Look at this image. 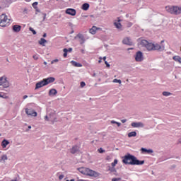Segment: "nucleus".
I'll return each instance as SVG.
<instances>
[{"instance_id": "obj_19", "label": "nucleus", "mask_w": 181, "mask_h": 181, "mask_svg": "<svg viewBox=\"0 0 181 181\" xmlns=\"http://www.w3.org/2000/svg\"><path fill=\"white\" fill-rule=\"evenodd\" d=\"M119 22H121V20H118V21L114 23V25L117 29H121V28H122V25H121V23Z\"/></svg>"}, {"instance_id": "obj_28", "label": "nucleus", "mask_w": 181, "mask_h": 181, "mask_svg": "<svg viewBox=\"0 0 181 181\" xmlns=\"http://www.w3.org/2000/svg\"><path fill=\"white\" fill-rule=\"evenodd\" d=\"M162 94L164 97H169V95H172V93L168 91H163Z\"/></svg>"}, {"instance_id": "obj_13", "label": "nucleus", "mask_w": 181, "mask_h": 181, "mask_svg": "<svg viewBox=\"0 0 181 181\" xmlns=\"http://www.w3.org/2000/svg\"><path fill=\"white\" fill-rule=\"evenodd\" d=\"M122 43L124 44V45H127L128 46H132V45L134 44L133 42H132V40H131V38H129V37H126V38H124L123 40H122Z\"/></svg>"}, {"instance_id": "obj_49", "label": "nucleus", "mask_w": 181, "mask_h": 181, "mask_svg": "<svg viewBox=\"0 0 181 181\" xmlns=\"http://www.w3.org/2000/svg\"><path fill=\"white\" fill-rule=\"evenodd\" d=\"M117 122H115V120H112L111 124H117Z\"/></svg>"}, {"instance_id": "obj_63", "label": "nucleus", "mask_w": 181, "mask_h": 181, "mask_svg": "<svg viewBox=\"0 0 181 181\" xmlns=\"http://www.w3.org/2000/svg\"><path fill=\"white\" fill-rule=\"evenodd\" d=\"M11 181H16V180H11Z\"/></svg>"}, {"instance_id": "obj_33", "label": "nucleus", "mask_w": 181, "mask_h": 181, "mask_svg": "<svg viewBox=\"0 0 181 181\" xmlns=\"http://www.w3.org/2000/svg\"><path fill=\"white\" fill-rule=\"evenodd\" d=\"M63 52H64V57H67V49L66 48H64L63 49Z\"/></svg>"}, {"instance_id": "obj_51", "label": "nucleus", "mask_w": 181, "mask_h": 181, "mask_svg": "<svg viewBox=\"0 0 181 181\" xmlns=\"http://www.w3.org/2000/svg\"><path fill=\"white\" fill-rule=\"evenodd\" d=\"M23 100H26V98H28V95H24L23 97Z\"/></svg>"}, {"instance_id": "obj_5", "label": "nucleus", "mask_w": 181, "mask_h": 181, "mask_svg": "<svg viewBox=\"0 0 181 181\" xmlns=\"http://www.w3.org/2000/svg\"><path fill=\"white\" fill-rule=\"evenodd\" d=\"M141 45H143L144 47H146L148 52L153 50V43L149 42L146 40H142L141 41Z\"/></svg>"}, {"instance_id": "obj_48", "label": "nucleus", "mask_w": 181, "mask_h": 181, "mask_svg": "<svg viewBox=\"0 0 181 181\" xmlns=\"http://www.w3.org/2000/svg\"><path fill=\"white\" fill-rule=\"evenodd\" d=\"M45 121H49V117H47V115H46L45 117Z\"/></svg>"}, {"instance_id": "obj_16", "label": "nucleus", "mask_w": 181, "mask_h": 181, "mask_svg": "<svg viewBox=\"0 0 181 181\" xmlns=\"http://www.w3.org/2000/svg\"><path fill=\"white\" fill-rule=\"evenodd\" d=\"M21 29H22V26L18 25H14L13 26V32H16V33L21 32Z\"/></svg>"}, {"instance_id": "obj_12", "label": "nucleus", "mask_w": 181, "mask_h": 181, "mask_svg": "<svg viewBox=\"0 0 181 181\" xmlns=\"http://www.w3.org/2000/svg\"><path fill=\"white\" fill-rule=\"evenodd\" d=\"M45 86L47 85L45 79H43L42 81H40V82L36 83L35 90H37L38 88H42V87H45Z\"/></svg>"}, {"instance_id": "obj_38", "label": "nucleus", "mask_w": 181, "mask_h": 181, "mask_svg": "<svg viewBox=\"0 0 181 181\" xmlns=\"http://www.w3.org/2000/svg\"><path fill=\"white\" fill-rule=\"evenodd\" d=\"M132 25H133L132 23L129 22V23H127V28H131V26H132Z\"/></svg>"}, {"instance_id": "obj_9", "label": "nucleus", "mask_w": 181, "mask_h": 181, "mask_svg": "<svg viewBox=\"0 0 181 181\" xmlns=\"http://www.w3.org/2000/svg\"><path fill=\"white\" fill-rule=\"evenodd\" d=\"M25 114H27V115H30L31 117L37 116V112L32 109H25Z\"/></svg>"}, {"instance_id": "obj_37", "label": "nucleus", "mask_w": 181, "mask_h": 181, "mask_svg": "<svg viewBox=\"0 0 181 181\" xmlns=\"http://www.w3.org/2000/svg\"><path fill=\"white\" fill-rule=\"evenodd\" d=\"M59 59H55L52 61H51V64H54V63H58Z\"/></svg>"}, {"instance_id": "obj_7", "label": "nucleus", "mask_w": 181, "mask_h": 181, "mask_svg": "<svg viewBox=\"0 0 181 181\" xmlns=\"http://www.w3.org/2000/svg\"><path fill=\"white\" fill-rule=\"evenodd\" d=\"M153 50H157L158 52H163V50H165V45H159L158 43L153 44Z\"/></svg>"}, {"instance_id": "obj_57", "label": "nucleus", "mask_w": 181, "mask_h": 181, "mask_svg": "<svg viewBox=\"0 0 181 181\" xmlns=\"http://www.w3.org/2000/svg\"><path fill=\"white\" fill-rule=\"evenodd\" d=\"M44 64L46 66L47 64V62H44Z\"/></svg>"}, {"instance_id": "obj_3", "label": "nucleus", "mask_w": 181, "mask_h": 181, "mask_svg": "<svg viewBox=\"0 0 181 181\" xmlns=\"http://www.w3.org/2000/svg\"><path fill=\"white\" fill-rule=\"evenodd\" d=\"M165 10L171 15H181V6H167Z\"/></svg>"}, {"instance_id": "obj_60", "label": "nucleus", "mask_w": 181, "mask_h": 181, "mask_svg": "<svg viewBox=\"0 0 181 181\" xmlns=\"http://www.w3.org/2000/svg\"><path fill=\"white\" fill-rule=\"evenodd\" d=\"M93 77H95V74H93Z\"/></svg>"}, {"instance_id": "obj_41", "label": "nucleus", "mask_w": 181, "mask_h": 181, "mask_svg": "<svg viewBox=\"0 0 181 181\" xmlns=\"http://www.w3.org/2000/svg\"><path fill=\"white\" fill-rule=\"evenodd\" d=\"M33 6L35 8H36V6H37V1L34 2V3L33 4Z\"/></svg>"}, {"instance_id": "obj_42", "label": "nucleus", "mask_w": 181, "mask_h": 181, "mask_svg": "<svg viewBox=\"0 0 181 181\" xmlns=\"http://www.w3.org/2000/svg\"><path fill=\"white\" fill-rule=\"evenodd\" d=\"M141 152H148V149L145 148H141Z\"/></svg>"}, {"instance_id": "obj_27", "label": "nucleus", "mask_w": 181, "mask_h": 181, "mask_svg": "<svg viewBox=\"0 0 181 181\" xmlns=\"http://www.w3.org/2000/svg\"><path fill=\"white\" fill-rule=\"evenodd\" d=\"M129 138H132V136H136V132H131L128 134Z\"/></svg>"}, {"instance_id": "obj_14", "label": "nucleus", "mask_w": 181, "mask_h": 181, "mask_svg": "<svg viewBox=\"0 0 181 181\" xmlns=\"http://www.w3.org/2000/svg\"><path fill=\"white\" fill-rule=\"evenodd\" d=\"M80 148L78 147V146L75 145L73 146L72 148L70 150L71 153H72L73 155H74V153H77V152H78Z\"/></svg>"}, {"instance_id": "obj_58", "label": "nucleus", "mask_w": 181, "mask_h": 181, "mask_svg": "<svg viewBox=\"0 0 181 181\" xmlns=\"http://www.w3.org/2000/svg\"><path fill=\"white\" fill-rule=\"evenodd\" d=\"M32 128V126H28V129H30Z\"/></svg>"}, {"instance_id": "obj_34", "label": "nucleus", "mask_w": 181, "mask_h": 181, "mask_svg": "<svg viewBox=\"0 0 181 181\" xmlns=\"http://www.w3.org/2000/svg\"><path fill=\"white\" fill-rule=\"evenodd\" d=\"M113 83H119V84H121L122 81L120 79L115 78L113 80Z\"/></svg>"}, {"instance_id": "obj_6", "label": "nucleus", "mask_w": 181, "mask_h": 181, "mask_svg": "<svg viewBox=\"0 0 181 181\" xmlns=\"http://www.w3.org/2000/svg\"><path fill=\"white\" fill-rule=\"evenodd\" d=\"M0 86H3L4 88L9 87V81H8L6 76H4L0 77Z\"/></svg>"}, {"instance_id": "obj_54", "label": "nucleus", "mask_w": 181, "mask_h": 181, "mask_svg": "<svg viewBox=\"0 0 181 181\" xmlns=\"http://www.w3.org/2000/svg\"><path fill=\"white\" fill-rule=\"evenodd\" d=\"M103 60H104V62H105V60H107V57H103Z\"/></svg>"}, {"instance_id": "obj_44", "label": "nucleus", "mask_w": 181, "mask_h": 181, "mask_svg": "<svg viewBox=\"0 0 181 181\" xmlns=\"http://www.w3.org/2000/svg\"><path fill=\"white\" fill-rule=\"evenodd\" d=\"M71 52H73V48H69V49H67V52L71 53Z\"/></svg>"}, {"instance_id": "obj_21", "label": "nucleus", "mask_w": 181, "mask_h": 181, "mask_svg": "<svg viewBox=\"0 0 181 181\" xmlns=\"http://www.w3.org/2000/svg\"><path fill=\"white\" fill-rule=\"evenodd\" d=\"M90 8V4H88V3H84L82 5V9L83 11H88V8Z\"/></svg>"}, {"instance_id": "obj_23", "label": "nucleus", "mask_w": 181, "mask_h": 181, "mask_svg": "<svg viewBox=\"0 0 181 181\" xmlns=\"http://www.w3.org/2000/svg\"><path fill=\"white\" fill-rule=\"evenodd\" d=\"M173 59L175 62H177V63H180L181 64V57H180V56H177V55L174 56L173 57Z\"/></svg>"}, {"instance_id": "obj_24", "label": "nucleus", "mask_w": 181, "mask_h": 181, "mask_svg": "<svg viewBox=\"0 0 181 181\" xmlns=\"http://www.w3.org/2000/svg\"><path fill=\"white\" fill-rule=\"evenodd\" d=\"M5 160H8V156L3 155L1 157L0 162H1V163H5Z\"/></svg>"}, {"instance_id": "obj_40", "label": "nucleus", "mask_w": 181, "mask_h": 181, "mask_svg": "<svg viewBox=\"0 0 181 181\" xmlns=\"http://www.w3.org/2000/svg\"><path fill=\"white\" fill-rule=\"evenodd\" d=\"M147 153H153V150H152V149H147Z\"/></svg>"}, {"instance_id": "obj_39", "label": "nucleus", "mask_w": 181, "mask_h": 181, "mask_svg": "<svg viewBox=\"0 0 181 181\" xmlns=\"http://www.w3.org/2000/svg\"><path fill=\"white\" fill-rule=\"evenodd\" d=\"M81 87H86V82L84 81L81 82Z\"/></svg>"}, {"instance_id": "obj_10", "label": "nucleus", "mask_w": 181, "mask_h": 181, "mask_svg": "<svg viewBox=\"0 0 181 181\" xmlns=\"http://www.w3.org/2000/svg\"><path fill=\"white\" fill-rule=\"evenodd\" d=\"M131 126L132 128H144L145 127V124L144 123L139 122H132L131 124Z\"/></svg>"}, {"instance_id": "obj_18", "label": "nucleus", "mask_w": 181, "mask_h": 181, "mask_svg": "<svg viewBox=\"0 0 181 181\" xmlns=\"http://www.w3.org/2000/svg\"><path fill=\"white\" fill-rule=\"evenodd\" d=\"M71 64L72 66H74V67H83V64L78 63L76 61H71Z\"/></svg>"}, {"instance_id": "obj_64", "label": "nucleus", "mask_w": 181, "mask_h": 181, "mask_svg": "<svg viewBox=\"0 0 181 181\" xmlns=\"http://www.w3.org/2000/svg\"><path fill=\"white\" fill-rule=\"evenodd\" d=\"M66 181H70V180H66Z\"/></svg>"}, {"instance_id": "obj_50", "label": "nucleus", "mask_w": 181, "mask_h": 181, "mask_svg": "<svg viewBox=\"0 0 181 181\" xmlns=\"http://www.w3.org/2000/svg\"><path fill=\"white\" fill-rule=\"evenodd\" d=\"M116 124H117V127H121V123L120 122H117Z\"/></svg>"}, {"instance_id": "obj_30", "label": "nucleus", "mask_w": 181, "mask_h": 181, "mask_svg": "<svg viewBox=\"0 0 181 181\" xmlns=\"http://www.w3.org/2000/svg\"><path fill=\"white\" fill-rule=\"evenodd\" d=\"M117 163H118V160L115 159V160H114V162L111 163L112 167V168H115Z\"/></svg>"}, {"instance_id": "obj_56", "label": "nucleus", "mask_w": 181, "mask_h": 181, "mask_svg": "<svg viewBox=\"0 0 181 181\" xmlns=\"http://www.w3.org/2000/svg\"><path fill=\"white\" fill-rule=\"evenodd\" d=\"M116 179H117V181L121 180V178H119H119H116Z\"/></svg>"}, {"instance_id": "obj_17", "label": "nucleus", "mask_w": 181, "mask_h": 181, "mask_svg": "<svg viewBox=\"0 0 181 181\" xmlns=\"http://www.w3.org/2000/svg\"><path fill=\"white\" fill-rule=\"evenodd\" d=\"M76 37L80 39V44L83 45L84 44V42H86V39L84 38V35L83 34H78Z\"/></svg>"}, {"instance_id": "obj_1", "label": "nucleus", "mask_w": 181, "mask_h": 181, "mask_svg": "<svg viewBox=\"0 0 181 181\" xmlns=\"http://www.w3.org/2000/svg\"><path fill=\"white\" fill-rule=\"evenodd\" d=\"M122 163H124V165H141L145 163V160H139L135 156L128 153L123 157Z\"/></svg>"}, {"instance_id": "obj_61", "label": "nucleus", "mask_w": 181, "mask_h": 181, "mask_svg": "<svg viewBox=\"0 0 181 181\" xmlns=\"http://www.w3.org/2000/svg\"><path fill=\"white\" fill-rule=\"evenodd\" d=\"M70 181H75L74 179H71Z\"/></svg>"}, {"instance_id": "obj_11", "label": "nucleus", "mask_w": 181, "mask_h": 181, "mask_svg": "<svg viewBox=\"0 0 181 181\" xmlns=\"http://www.w3.org/2000/svg\"><path fill=\"white\" fill-rule=\"evenodd\" d=\"M65 12L67 15H71V16H76V13H77L76 9L74 8H67Z\"/></svg>"}, {"instance_id": "obj_46", "label": "nucleus", "mask_w": 181, "mask_h": 181, "mask_svg": "<svg viewBox=\"0 0 181 181\" xmlns=\"http://www.w3.org/2000/svg\"><path fill=\"white\" fill-rule=\"evenodd\" d=\"M43 15V20L42 21H45L46 20V13H42Z\"/></svg>"}, {"instance_id": "obj_45", "label": "nucleus", "mask_w": 181, "mask_h": 181, "mask_svg": "<svg viewBox=\"0 0 181 181\" xmlns=\"http://www.w3.org/2000/svg\"><path fill=\"white\" fill-rule=\"evenodd\" d=\"M105 64H106L107 67H110V64L107 61H105Z\"/></svg>"}, {"instance_id": "obj_36", "label": "nucleus", "mask_w": 181, "mask_h": 181, "mask_svg": "<svg viewBox=\"0 0 181 181\" xmlns=\"http://www.w3.org/2000/svg\"><path fill=\"white\" fill-rule=\"evenodd\" d=\"M98 151L99 153H104L105 152V150L103 149V148H100Z\"/></svg>"}, {"instance_id": "obj_55", "label": "nucleus", "mask_w": 181, "mask_h": 181, "mask_svg": "<svg viewBox=\"0 0 181 181\" xmlns=\"http://www.w3.org/2000/svg\"><path fill=\"white\" fill-rule=\"evenodd\" d=\"M81 53L84 54V49L81 50Z\"/></svg>"}, {"instance_id": "obj_32", "label": "nucleus", "mask_w": 181, "mask_h": 181, "mask_svg": "<svg viewBox=\"0 0 181 181\" xmlns=\"http://www.w3.org/2000/svg\"><path fill=\"white\" fill-rule=\"evenodd\" d=\"M29 30L32 32L33 35H36V30H35L32 27L29 28Z\"/></svg>"}, {"instance_id": "obj_26", "label": "nucleus", "mask_w": 181, "mask_h": 181, "mask_svg": "<svg viewBox=\"0 0 181 181\" xmlns=\"http://www.w3.org/2000/svg\"><path fill=\"white\" fill-rule=\"evenodd\" d=\"M89 32L91 33V35H95V33H97V27L93 26L90 29Z\"/></svg>"}, {"instance_id": "obj_62", "label": "nucleus", "mask_w": 181, "mask_h": 181, "mask_svg": "<svg viewBox=\"0 0 181 181\" xmlns=\"http://www.w3.org/2000/svg\"><path fill=\"white\" fill-rule=\"evenodd\" d=\"M163 42H165V41H164V40H162V41H161V43H163Z\"/></svg>"}, {"instance_id": "obj_53", "label": "nucleus", "mask_w": 181, "mask_h": 181, "mask_svg": "<svg viewBox=\"0 0 181 181\" xmlns=\"http://www.w3.org/2000/svg\"><path fill=\"white\" fill-rule=\"evenodd\" d=\"M112 181H117V178H112Z\"/></svg>"}, {"instance_id": "obj_25", "label": "nucleus", "mask_w": 181, "mask_h": 181, "mask_svg": "<svg viewBox=\"0 0 181 181\" xmlns=\"http://www.w3.org/2000/svg\"><path fill=\"white\" fill-rule=\"evenodd\" d=\"M8 145H9V141L8 140L4 139L2 142H1V146L2 148H6V146H8Z\"/></svg>"}, {"instance_id": "obj_35", "label": "nucleus", "mask_w": 181, "mask_h": 181, "mask_svg": "<svg viewBox=\"0 0 181 181\" xmlns=\"http://www.w3.org/2000/svg\"><path fill=\"white\" fill-rule=\"evenodd\" d=\"M33 59H34V60H37L39 59V54H36L33 55Z\"/></svg>"}, {"instance_id": "obj_52", "label": "nucleus", "mask_w": 181, "mask_h": 181, "mask_svg": "<svg viewBox=\"0 0 181 181\" xmlns=\"http://www.w3.org/2000/svg\"><path fill=\"white\" fill-rule=\"evenodd\" d=\"M42 36H43V37H46L47 36V34H46V33H45Z\"/></svg>"}, {"instance_id": "obj_59", "label": "nucleus", "mask_w": 181, "mask_h": 181, "mask_svg": "<svg viewBox=\"0 0 181 181\" xmlns=\"http://www.w3.org/2000/svg\"><path fill=\"white\" fill-rule=\"evenodd\" d=\"M26 2H30V0H25Z\"/></svg>"}, {"instance_id": "obj_22", "label": "nucleus", "mask_w": 181, "mask_h": 181, "mask_svg": "<svg viewBox=\"0 0 181 181\" xmlns=\"http://www.w3.org/2000/svg\"><path fill=\"white\" fill-rule=\"evenodd\" d=\"M57 94V90L52 88L49 91V95H56Z\"/></svg>"}, {"instance_id": "obj_43", "label": "nucleus", "mask_w": 181, "mask_h": 181, "mask_svg": "<svg viewBox=\"0 0 181 181\" xmlns=\"http://www.w3.org/2000/svg\"><path fill=\"white\" fill-rule=\"evenodd\" d=\"M64 175H61L59 176V180H62V179H64Z\"/></svg>"}, {"instance_id": "obj_29", "label": "nucleus", "mask_w": 181, "mask_h": 181, "mask_svg": "<svg viewBox=\"0 0 181 181\" xmlns=\"http://www.w3.org/2000/svg\"><path fill=\"white\" fill-rule=\"evenodd\" d=\"M108 170L111 172L112 173L114 172H117V169L115 168V167H109Z\"/></svg>"}, {"instance_id": "obj_8", "label": "nucleus", "mask_w": 181, "mask_h": 181, "mask_svg": "<svg viewBox=\"0 0 181 181\" xmlns=\"http://www.w3.org/2000/svg\"><path fill=\"white\" fill-rule=\"evenodd\" d=\"M135 60L136 62H142L144 60V54L142 52L139 51L136 53Z\"/></svg>"}, {"instance_id": "obj_4", "label": "nucleus", "mask_w": 181, "mask_h": 181, "mask_svg": "<svg viewBox=\"0 0 181 181\" xmlns=\"http://www.w3.org/2000/svg\"><path fill=\"white\" fill-rule=\"evenodd\" d=\"M11 19L8 18L6 14H1L0 16V26L1 28H5L6 26H9Z\"/></svg>"}, {"instance_id": "obj_47", "label": "nucleus", "mask_w": 181, "mask_h": 181, "mask_svg": "<svg viewBox=\"0 0 181 181\" xmlns=\"http://www.w3.org/2000/svg\"><path fill=\"white\" fill-rule=\"evenodd\" d=\"M126 122H127V119H124L121 120V122H122V124H125Z\"/></svg>"}, {"instance_id": "obj_2", "label": "nucleus", "mask_w": 181, "mask_h": 181, "mask_svg": "<svg viewBox=\"0 0 181 181\" xmlns=\"http://www.w3.org/2000/svg\"><path fill=\"white\" fill-rule=\"evenodd\" d=\"M78 171L80 172V173H82V175L90 176L91 177H98L101 175L97 171L84 167L78 168Z\"/></svg>"}, {"instance_id": "obj_15", "label": "nucleus", "mask_w": 181, "mask_h": 181, "mask_svg": "<svg viewBox=\"0 0 181 181\" xmlns=\"http://www.w3.org/2000/svg\"><path fill=\"white\" fill-rule=\"evenodd\" d=\"M54 77H49L47 78H44V81H45V84L47 86V84H50V83H54Z\"/></svg>"}, {"instance_id": "obj_20", "label": "nucleus", "mask_w": 181, "mask_h": 181, "mask_svg": "<svg viewBox=\"0 0 181 181\" xmlns=\"http://www.w3.org/2000/svg\"><path fill=\"white\" fill-rule=\"evenodd\" d=\"M39 45L41 46H45V43H47V40L45 38H40V40L38 41Z\"/></svg>"}, {"instance_id": "obj_31", "label": "nucleus", "mask_w": 181, "mask_h": 181, "mask_svg": "<svg viewBox=\"0 0 181 181\" xmlns=\"http://www.w3.org/2000/svg\"><path fill=\"white\" fill-rule=\"evenodd\" d=\"M0 97H1V98H8L6 95H5V93H4L2 92H0Z\"/></svg>"}]
</instances>
